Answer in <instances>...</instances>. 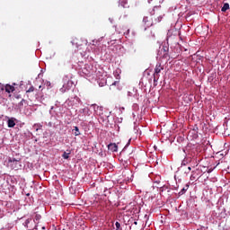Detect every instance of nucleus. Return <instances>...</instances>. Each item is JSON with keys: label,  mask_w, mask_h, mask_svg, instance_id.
<instances>
[{"label": "nucleus", "mask_w": 230, "mask_h": 230, "mask_svg": "<svg viewBox=\"0 0 230 230\" xmlns=\"http://www.w3.org/2000/svg\"><path fill=\"white\" fill-rule=\"evenodd\" d=\"M67 84H70V85H73V82H71V81H68Z\"/></svg>", "instance_id": "28"}, {"label": "nucleus", "mask_w": 230, "mask_h": 230, "mask_svg": "<svg viewBox=\"0 0 230 230\" xmlns=\"http://www.w3.org/2000/svg\"><path fill=\"white\" fill-rule=\"evenodd\" d=\"M63 87H64L65 89H69V88H67V86H66V84H64Z\"/></svg>", "instance_id": "30"}, {"label": "nucleus", "mask_w": 230, "mask_h": 230, "mask_svg": "<svg viewBox=\"0 0 230 230\" xmlns=\"http://www.w3.org/2000/svg\"><path fill=\"white\" fill-rule=\"evenodd\" d=\"M3 91H5V86L0 83V93H3Z\"/></svg>", "instance_id": "15"}, {"label": "nucleus", "mask_w": 230, "mask_h": 230, "mask_svg": "<svg viewBox=\"0 0 230 230\" xmlns=\"http://www.w3.org/2000/svg\"><path fill=\"white\" fill-rule=\"evenodd\" d=\"M36 126H37V127H42V125H40V124H37Z\"/></svg>", "instance_id": "31"}, {"label": "nucleus", "mask_w": 230, "mask_h": 230, "mask_svg": "<svg viewBox=\"0 0 230 230\" xmlns=\"http://www.w3.org/2000/svg\"><path fill=\"white\" fill-rule=\"evenodd\" d=\"M8 168L11 170H19L21 168V161L15 158H9L7 163Z\"/></svg>", "instance_id": "1"}, {"label": "nucleus", "mask_w": 230, "mask_h": 230, "mask_svg": "<svg viewBox=\"0 0 230 230\" xmlns=\"http://www.w3.org/2000/svg\"><path fill=\"white\" fill-rule=\"evenodd\" d=\"M40 218H41L40 215H36V216H35V220H36V221L40 220Z\"/></svg>", "instance_id": "19"}, {"label": "nucleus", "mask_w": 230, "mask_h": 230, "mask_svg": "<svg viewBox=\"0 0 230 230\" xmlns=\"http://www.w3.org/2000/svg\"><path fill=\"white\" fill-rule=\"evenodd\" d=\"M164 69V66H163L161 63H157L155 67V73H154V82H157L159 80V73Z\"/></svg>", "instance_id": "2"}, {"label": "nucleus", "mask_w": 230, "mask_h": 230, "mask_svg": "<svg viewBox=\"0 0 230 230\" xmlns=\"http://www.w3.org/2000/svg\"><path fill=\"white\" fill-rule=\"evenodd\" d=\"M69 155H71V151L66 150V152H64L62 155L63 159H69Z\"/></svg>", "instance_id": "9"}, {"label": "nucleus", "mask_w": 230, "mask_h": 230, "mask_svg": "<svg viewBox=\"0 0 230 230\" xmlns=\"http://www.w3.org/2000/svg\"><path fill=\"white\" fill-rule=\"evenodd\" d=\"M161 16L158 17V22H161Z\"/></svg>", "instance_id": "29"}, {"label": "nucleus", "mask_w": 230, "mask_h": 230, "mask_svg": "<svg viewBox=\"0 0 230 230\" xmlns=\"http://www.w3.org/2000/svg\"><path fill=\"white\" fill-rule=\"evenodd\" d=\"M144 24L146 26V28H150V26H153L154 22L148 18V16L144 17L143 19Z\"/></svg>", "instance_id": "4"}, {"label": "nucleus", "mask_w": 230, "mask_h": 230, "mask_svg": "<svg viewBox=\"0 0 230 230\" xmlns=\"http://www.w3.org/2000/svg\"><path fill=\"white\" fill-rule=\"evenodd\" d=\"M82 111L83 112H89V108H84Z\"/></svg>", "instance_id": "21"}, {"label": "nucleus", "mask_w": 230, "mask_h": 230, "mask_svg": "<svg viewBox=\"0 0 230 230\" xmlns=\"http://www.w3.org/2000/svg\"><path fill=\"white\" fill-rule=\"evenodd\" d=\"M7 127L9 128H13V127H15V119H9L7 120Z\"/></svg>", "instance_id": "7"}, {"label": "nucleus", "mask_w": 230, "mask_h": 230, "mask_svg": "<svg viewBox=\"0 0 230 230\" xmlns=\"http://www.w3.org/2000/svg\"><path fill=\"white\" fill-rule=\"evenodd\" d=\"M42 229H46V227L43 226Z\"/></svg>", "instance_id": "33"}, {"label": "nucleus", "mask_w": 230, "mask_h": 230, "mask_svg": "<svg viewBox=\"0 0 230 230\" xmlns=\"http://www.w3.org/2000/svg\"><path fill=\"white\" fill-rule=\"evenodd\" d=\"M35 91V87L31 86L28 90H26V93H33Z\"/></svg>", "instance_id": "16"}, {"label": "nucleus", "mask_w": 230, "mask_h": 230, "mask_svg": "<svg viewBox=\"0 0 230 230\" xmlns=\"http://www.w3.org/2000/svg\"><path fill=\"white\" fill-rule=\"evenodd\" d=\"M191 181H195V177L193 175L190 176Z\"/></svg>", "instance_id": "26"}, {"label": "nucleus", "mask_w": 230, "mask_h": 230, "mask_svg": "<svg viewBox=\"0 0 230 230\" xmlns=\"http://www.w3.org/2000/svg\"><path fill=\"white\" fill-rule=\"evenodd\" d=\"M213 172V169H209L208 171V173H211Z\"/></svg>", "instance_id": "25"}, {"label": "nucleus", "mask_w": 230, "mask_h": 230, "mask_svg": "<svg viewBox=\"0 0 230 230\" xmlns=\"http://www.w3.org/2000/svg\"><path fill=\"white\" fill-rule=\"evenodd\" d=\"M119 3L121 4V6H125L127 0H119Z\"/></svg>", "instance_id": "17"}, {"label": "nucleus", "mask_w": 230, "mask_h": 230, "mask_svg": "<svg viewBox=\"0 0 230 230\" xmlns=\"http://www.w3.org/2000/svg\"><path fill=\"white\" fill-rule=\"evenodd\" d=\"M36 130L38 131V130H39V128H37Z\"/></svg>", "instance_id": "32"}, {"label": "nucleus", "mask_w": 230, "mask_h": 230, "mask_svg": "<svg viewBox=\"0 0 230 230\" xmlns=\"http://www.w3.org/2000/svg\"><path fill=\"white\" fill-rule=\"evenodd\" d=\"M13 91H15V87L10 84L5 85V93H13Z\"/></svg>", "instance_id": "8"}, {"label": "nucleus", "mask_w": 230, "mask_h": 230, "mask_svg": "<svg viewBox=\"0 0 230 230\" xmlns=\"http://www.w3.org/2000/svg\"><path fill=\"white\" fill-rule=\"evenodd\" d=\"M227 10H229V4H228V3H226V4H224V5H223L221 11H222V12H227Z\"/></svg>", "instance_id": "10"}, {"label": "nucleus", "mask_w": 230, "mask_h": 230, "mask_svg": "<svg viewBox=\"0 0 230 230\" xmlns=\"http://www.w3.org/2000/svg\"><path fill=\"white\" fill-rule=\"evenodd\" d=\"M85 69H87V66L84 68V71H85Z\"/></svg>", "instance_id": "34"}, {"label": "nucleus", "mask_w": 230, "mask_h": 230, "mask_svg": "<svg viewBox=\"0 0 230 230\" xmlns=\"http://www.w3.org/2000/svg\"><path fill=\"white\" fill-rule=\"evenodd\" d=\"M191 172V167H188V170L185 171V173H190Z\"/></svg>", "instance_id": "22"}, {"label": "nucleus", "mask_w": 230, "mask_h": 230, "mask_svg": "<svg viewBox=\"0 0 230 230\" xmlns=\"http://www.w3.org/2000/svg\"><path fill=\"white\" fill-rule=\"evenodd\" d=\"M128 96H132V93L128 92Z\"/></svg>", "instance_id": "27"}, {"label": "nucleus", "mask_w": 230, "mask_h": 230, "mask_svg": "<svg viewBox=\"0 0 230 230\" xmlns=\"http://www.w3.org/2000/svg\"><path fill=\"white\" fill-rule=\"evenodd\" d=\"M155 10H159V7H154L153 11L151 12V15H155Z\"/></svg>", "instance_id": "18"}, {"label": "nucleus", "mask_w": 230, "mask_h": 230, "mask_svg": "<svg viewBox=\"0 0 230 230\" xmlns=\"http://www.w3.org/2000/svg\"><path fill=\"white\" fill-rule=\"evenodd\" d=\"M15 98H16L17 100H20L21 95H16Z\"/></svg>", "instance_id": "24"}, {"label": "nucleus", "mask_w": 230, "mask_h": 230, "mask_svg": "<svg viewBox=\"0 0 230 230\" xmlns=\"http://www.w3.org/2000/svg\"><path fill=\"white\" fill-rule=\"evenodd\" d=\"M108 150H111V152H118V145L112 143L109 144Z\"/></svg>", "instance_id": "5"}, {"label": "nucleus", "mask_w": 230, "mask_h": 230, "mask_svg": "<svg viewBox=\"0 0 230 230\" xmlns=\"http://www.w3.org/2000/svg\"><path fill=\"white\" fill-rule=\"evenodd\" d=\"M191 156H186L181 162V166H186V164H189V163H191Z\"/></svg>", "instance_id": "6"}, {"label": "nucleus", "mask_w": 230, "mask_h": 230, "mask_svg": "<svg viewBox=\"0 0 230 230\" xmlns=\"http://www.w3.org/2000/svg\"><path fill=\"white\" fill-rule=\"evenodd\" d=\"M118 84H119V81H115L114 83H112V85H118Z\"/></svg>", "instance_id": "23"}, {"label": "nucleus", "mask_w": 230, "mask_h": 230, "mask_svg": "<svg viewBox=\"0 0 230 230\" xmlns=\"http://www.w3.org/2000/svg\"><path fill=\"white\" fill-rule=\"evenodd\" d=\"M84 75H91L93 72L88 70H84Z\"/></svg>", "instance_id": "20"}, {"label": "nucleus", "mask_w": 230, "mask_h": 230, "mask_svg": "<svg viewBox=\"0 0 230 230\" xmlns=\"http://www.w3.org/2000/svg\"><path fill=\"white\" fill-rule=\"evenodd\" d=\"M74 130H75V136H80V129L78 128V127H74Z\"/></svg>", "instance_id": "12"}, {"label": "nucleus", "mask_w": 230, "mask_h": 230, "mask_svg": "<svg viewBox=\"0 0 230 230\" xmlns=\"http://www.w3.org/2000/svg\"><path fill=\"white\" fill-rule=\"evenodd\" d=\"M187 190H188V186H187V188H183V189L179 192V195H184V193H186Z\"/></svg>", "instance_id": "13"}, {"label": "nucleus", "mask_w": 230, "mask_h": 230, "mask_svg": "<svg viewBox=\"0 0 230 230\" xmlns=\"http://www.w3.org/2000/svg\"><path fill=\"white\" fill-rule=\"evenodd\" d=\"M24 103H27V101L22 99L19 103H18V107L20 109H22V107H24Z\"/></svg>", "instance_id": "11"}, {"label": "nucleus", "mask_w": 230, "mask_h": 230, "mask_svg": "<svg viewBox=\"0 0 230 230\" xmlns=\"http://www.w3.org/2000/svg\"><path fill=\"white\" fill-rule=\"evenodd\" d=\"M30 224H31V218H28L26 219V221L23 223V226L28 228V230H33L36 229L37 230V226H35L34 227H32L31 226H30Z\"/></svg>", "instance_id": "3"}, {"label": "nucleus", "mask_w": 230, "mask_h": 230, "mask_svg": "<svg viewBox=\"0 0 230 230\" xmlns=\"http://www.w3.org/2000/svg\"><path fill=\"white\" fill-rule=\"evenodd\" d=\"M115 226H116V230H121V225L119 224V222H116Z\"/></svg>", "instance_id": "14"}]
</instances>
